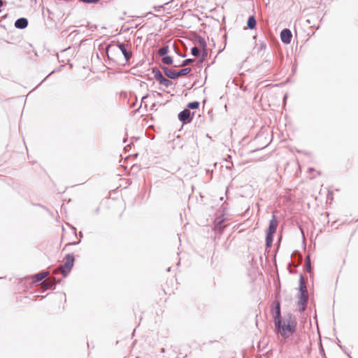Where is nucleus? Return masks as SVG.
<instances>
[{
	"label": "nucleus",
	"instance_id": "1",
	"mask_svg": "<svg viewBox=\"0 0 358 358\" xmlns=\"http://www.w3.org/2000/svg\"><path fill=\"white\" fill-rule=\"evenodd\" d=\"M275 325L278 334L284 338H288L294 332L296 322L294 316L287 314L282 319L276 320Z\"/></svg>",
	"mask_w": 358,
	"mask_h": 358
},
{
	"label": "nucleus",
	"instance_id": "2",
	"mask_svg": "<svg viewBox=\"0 0 358 358\" xmlns=\"http://www.w3.org/2000/svg\"><path fill=\"white\" fill-rule=\"evenodd\" d=\"M298 305L300 311H303L306 308V305L308 300L307 289L305 285L303 278L300 277L299 280V296Z\"/></svg>",
	"mask_w": 358,
	"mask_h": 358
},
{
	"label": "nucleus",
	"instance_id": "3",
	"mask_svg": "<svg viewBox=\"0 0 358 358\" xmlns=\"http://www.w3.org/2000/svg\"><path fill=\"white\" fill-rule=\"evenodd\" d=\"M107 50L108 52L110 50L116 54L121 53L126 61H128L131 57V52L127 49V45L124 43H118L109 46Z\"/></svg>",
	"mask_w": 358,
	"mask_h": 358
},
{
	"label": "nucleus",
	"instance_id": "4",
	"mask_svg": "<svg viewBox=\"0 0 358 358\" xmlns=\"http://www.w3.org/2000/svg\"><path fill=\"white\" fill-rule=\"evenodd\" d=\"M74 263V257L71 254H68L66 256V262L64 264L61 265L59 268L54 271L57 273L59 271L62 273L64 276H66L71 270Z\"/></svg>",
	"mask_w": 358,
	"mask_h": 358
},
{
	"label": "nucleus",
	"instance_id": "5",
	"mask_svg": "<svg viewBox=\"0 0 358 358\" xmlns=\"http://www.w3.org/2000/svg\"><path fill=\"white\" fill-rule=\"evenodd\" d=\"M292 37V34L289 29H285L280 33V38L284 43L289 44L291 42Z\"/></svg>",
	"mask_w": 358,
	"mask_h": 358
},
{
	"label": "nucleus",
	"instance_id": "6",
	"mask_svg": "<svg viewBox=\"0 0 358 358\" xmlns=\"http://www.w3.org/2000/svg\"><path fill=\"white\" fill-rule=\"evenodd\" d=\"M178 118L180 121L189 122L191 120L190 111L188 109H185L179 113Z\"/></svg>",
	"mask_w": 358,
	"mask_h": 358
},
{
	"label": "nucleus",
	"instance_id": "7",
	"mask_svg": "<svg viewBox=\"0 0 358 358\" xmlns=\"http://www.w3.org/2000/svg\"><path fill=\"white\" fill-rule=\"evenodd\" d=\"M278 226V221L275 218V217L273 215L272 217V219L270 220L269 222V227L268 229L267 233H269L270 234H274Z\"/></svg>",
	"mask_w": 358,
	"mask_h": 358
},
{
	"label": "nucleus",
	"instance_id": "8",
	"mask_svg": "<svg viewBox=\"0 0 358 358\" xmlns=\"http://www.w3.org/2000/svg\"><path fill=\"white\" fill-rule=\"evenodd\" d=\"M165 75L171 78V79H176L178 78V76H177V71L173 70V69H169V68H166V67H164L162 68Z\"/></svg>",
	"mask_w": 358,
	"mask_h": 358
},
{
	"label": "nucleus",
	"instance_id": "9",
	"mask_svg": "<svg viewBox=\"0 0 358 358\" xmlns=\"http://www.w3.org/2000/svg\"><path fill=\"white\" fill-rule=\"evenodd\" d=\"M28 25V21L26 18L22 17L17 19L15 22V27L19 29H24Z\"/></svg>",
	"mask_w": 358,
	"mask_h": 358
},
{
	"label": "nucleus",
	"instance_id": "10",
	"mask_svg": "<svg viewBox=\"0 0 358 358\" xmlns=\"http://www.w3.org/2000/svg\"><path fill=\"white\" fill-rule=\"evenodd\" d=\"M152 73L154 74L155 78L159 83L164 78L162 73L157 69H154L152 70Z\"/></svg>",
	"mask_w": 358,
	"mask_h": 358
},
{
	"label": "nucleus",
	"instance_id": "11",
	"mask_svg": "<svg viewBox=\"0 0 358 358\" xmlns=\"http://www.w3.org/2000/svg\"><path fill=\"white\" fill-rule=\"evenodd\" d=\"M280 317V308L279 303H276L275 308V313H274V322H275L278 320H281Z\"/></svg>",
	"mask_w": 358,
	"mask_h": 358
},
{
	"label": "nucleus",
	"instance_id": "12",
	"mask_svg": "<svg viewBox=\"0 0 358 358\" xmlns=\"http://www.w3.org/2000/svg\"><path fill=\"white\" fill-rule=\"evenodd\" d=\"M248 27L250 29H254L256 26V20L253 16H250L248 20Z\"/></svg>",
	"mask_w": 358,
	"mask_h": 358
},
{
	"label": "nucleus",
	"instance_id": "13",
	"mask_svg": "<svg viewBox=\"0 0 358 358\" xmlns=\"http://www.w3.org/2000/svg\"><path fill=\"white\" fill-rule=\"evenodd\" d=\"M48 275V272H41L35 275V278L36 281H41L43 280Z\"/></svg>",
	"mask_w": 358,
	"mask_h": 358
},
{
	"label": "nucleus",
	"instance_id": "14",
	"mask_svg": "<svg viewBox=\"0 0 358 358\" xmlns=\"http://www.w3.org/2000/svg\"><path fill=\"white\" fill-rule=\"evenodd\" d=\"M190 71H191V69L190 68L182 69L180 70L179 71H177L178 78L180 77V76H182L187 75Z\"/></svg>",
	"mask_w": 358,
	"mask_h": 358
},
{
	"label": "nucleus",
	"instance_id": "15",
	"mask_svg": "<svg viewBox=\"0 0 358 358\" xmlns=\"http://www.w3.org/2000/svg\"><path fill=\"white\" fill-rule=\"evenodd\" d=\"M159 55L161 56H164L169 52V47L168 46H164L162 48H160L158 51Z\"/></svg>",
	"mask_w": 358,
	"mask_h": 358
},
{
	"label": "nucleus",
	"instance_id": "16",
	"mask_svg": "<svg viewBox=\"0 0 358 358\" xmlns=\"http://www.w3.org/2000/svg\"><path fill=\"white\" fill-rule=\"evenodd\" d=\"M162 62L166 64H171L173 63V59L170 56H164L162 58Z\"/></svg>",
	"mask_w": 358,
	"mask_h": 358
},
{
	"label": "nucleus",
	"instance_id": "17",
	"mask_svg": "<svg viewBox=\"0 0 358 358\" xmlns=\"http://www.w3.org/2000/svg\"><path fill=\"white\" fill-rule=\"evenodd\" d=\"M273 236V234H270L269 233H267L266 237V241L267 246H269L272 243Z\"/></svg>",
	"mask_w": 358,
	"mask_h": 358
},
{
	"label": "nucleus",
	"instance_id": "18",
	"mask_svg": "<svg viewBox=\"0 0 358 358\" xmlns=\"http://www.w3.org/2000/svg\"><path fill=\"white\" fill-rule=\"evenodd\" d=\"M159 83L161 85L168 87L172 84V82L164 78Z\"/></svg>",
	"mask_w": 358,
	"mask_h": 358
},
{
	"label": "nucleus",
	"instance_id": "19",
	"mask_svg": "<svg viewBox=\"0 0 358 358\" xmlns=\"http://www.w3.org/2000/svg\"><path fill=\"white\" fill-rule=\"evenodd\" d=\"M199 102L198 101H193L188 103V108L191 109H196L199 107Z\"/></svg>",
	"mask_w": 358,
	"mask_h": 358
},
{
	"label": "nucleus",
	"instance_id": "20",
	"mask_svg": "<svg viewBox=\"0 0 358 358\" xmlns=\"http://www.w3.org/2000/svg\"><path fill=\"white\" fill-rule=\"evenodd\" d=\"M192 55L194 56H197L199 54V50L197 47H194L191 50Z\"/></svg>",
	"mask_w": 358,
	"mask_h": 358
},
{
	"label": "nucleus",
	"instance_id": "21",
	"mask_svg": "<svg viewBox=\"0 0 358 358\" xmlns=\"http://www.w3.org/2000/svg\"><path fill=\"white\" fill-rule=\"evenodd\" d=\"M306 269L308 271H310V257H307L306 259Z\"/></svg>",
	"mask_w": 358,
	"mask_h": 358
},
{
	"label": "nucleus",
	"instance_id": "22",
	"mask_svg": "<svg viewBox=\"0 0 358 358\" xmlns=\"http://www.w3.org/2000/svg\"><path fill=\"white\" fill-rule=\"evenodd\" d=\"M192 62V59H185L182 62L181 66H187L188 64H189L191 62Z\"/></svg>",
	"mask_w": 358,
	"mask_h": 358
},
{
	"label": "nucleus",
	"instance_id": "23",
	"mask_svg": "<svg viewBox=\"0 0 358 358\" xmlns=\"http://www.w3.org/2000/svg\"><path fill=\"white\" fill-rule=\"evenodd\" d=\"M3 6V1L0 0V8Z\"/></svg>",
	"mask_w": 358,
	"mask_h": 358
},
{
	"label": "nucleus",
	"instance_id": "24",
	"mask_svg": "<svg viewBox=\"0 0 358 358\" xmlns=\"http://www.w3.org/2000/svg\"><path fill=\"white\" fill-rule=\"evenodd\" d=\"M137 358H138V357H137Z\"/></svg>",
	"mask_w": 358,
	"mask_h": 358
}]
</instances>
